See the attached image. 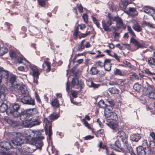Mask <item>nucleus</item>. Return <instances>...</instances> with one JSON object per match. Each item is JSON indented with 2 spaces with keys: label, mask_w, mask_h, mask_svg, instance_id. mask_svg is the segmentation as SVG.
<instances>
[{
  "label": "nucleus",
  "mask_w": 155,
  "mask_h": 155,
  "mask_svg": "<svg viewBox=\"0 0 155 155\" xmlns=\"http://www.w3.org/2000/svg\"><path fill=\"white\" fill-rule=\"evenodd\" d=\"M145 73L148 75H155V74L154 73L151 72L148 69L145 68L144 70Z\"/></svg>",
  "instance_id": "864d4df0"
},
{
  "label": "nucleus",
  "mask_w": 155,
  "mask_h": 155,
  "mask_svg": "<svg viewBox=\"0 0 155 155\" xmlns=\"http://www.w3.org/2000/svg\"><path fill=\"white\" fill-rule=\"evenodd\" d=\"M79 81L77 78H73L72 80V84L74 87L78 86L79 84Z\"/></svg>",
  "instance_id": "e433bc0d"
},
{
  "label": "nucleus",
  "mask_w": 155,
  "mask_h": 155,
  "mask_svg": "<svg viewBox=\"0 0 155 155\" xmlns=\"http://www.w3.org/2000/svg\"><path fill=\"white\" fill-rule=\"evenodd\" d=\"M132 27L134 30L137 32L141 31L142 29V27L137 23L133 24Z\"/></svg>",
  "instance_id": "b1692460"
},
{
  "label": "nucleus",
  "mask_w": 155,
  "mask_h": 155,
  "mask_svg": "<svg viewBox=\"0 0 155 155\" xmlns=\"http://www.w3.org/2000/svg\"><path fill=\"white\" fill-rule=\"evenodd\" d=\"M39 5L41 6H44L45 5V1L43 0H38Z\"/></svg>",
  "instance_id": "bf43d9fd"
},
{
  "label": "nucleus",
  "mask_w": 155,
  "mask_h": 155,
  "mask_svg": "<svg viewBox=\"0 0 155 155\" xmlns=\"http://www.w3.org/2000/svg\"><path fill=\"white\" fill-rule=\"evenodd\" d=\"M107 102L108 103V104H109L108 105H107V106H114V103L112 100H108L107 101Z\"/></svg>",
  "instance_id": "338daca9"
},
{
  "label": "nucleus",
  "mask_w": 155,
  "mask_h": 155,
  "mask_svg": "<svg viewBox=\"0 0 155 155\" xmlns=\"http://www.w3.org/2000/svg\"><path fill=\"white\" fill-rule=\"evenodd\" d=\"M78 92L76 91H73L71 93L72 96L74 98H76L78 97Z\"/></svg>",
  "instance_id": "0e129e2a"
},
{
  "label": "nucleus",
  "mask_w": 155,
  "mask_h": 155,
  "mask_svg": "<svg viewBox=\"0 0 155 155\" xmlns=\"http://www.w3.org/2000/svg\"><path fill=\"white\" fill-rule=\"evenodd\" d=\"M23 124L25 127L30 128L32 127L30 119L22 122Z\"/></svg>",
  "instance_id": "7c9ffc66"
},
{
  "label": "nucleus",
  "mask_w": 155,
  "mask_h": 155,
  "mask_svg": "<svg viewBox=\"0 0 155 155\" xmlns=\"http://www.w3.org/2000/svg\"><path fill=\"white\" fill-rule=\"evenodd\" d=\"M30 120L32 127L39 125L40 123V119L39 116L33 117Z\"/></svg>",
  "instance_id": "2eb2a0df"
},
{
  "label": "nucleus",
  "mask_w": 155,
  "mask_h": 155,
  "mask_svg": "<svg viewBox=\"0 0 155 155\" xmlns=\"http://www.w3.org/2000/svg\"><path fill=\"white\" fill-rule=\"evenodd\" d=\"M6 141H3L0 142V146L2 148L0 151L1 155H19V151L18 150H17L16 149L13 151H9V152L7 153L2 150L3 149L5 150V144Z\"/></svg>",
  "instance_id": "423d86ee"
},
{
  "label": "nucleus",
  "mask_w": 155,
  "mask_h": 155,
  "mask_svg": "<svg viewBox=\"0 0 155 155\" xmlns=\"http://www.w3.org/2000/svg\"><path fill=\"white\" fill-rule=\"evenodd\" d=\"M141 137V134H134L130 136V139L132 141L137 142Z\"/></svg>",
  "instance_id": "6ab92c4d"
},
{
  "label": "nucleus",
  "mask_w": 155,
  "mask_h": 155,
  "mask_svg": "<svg viewBox=\"0 0 155 155\" xmlns=\"http://www.w3.org/2000/svg\"><path fill=\"white\" fill-rule=\"evenodd\" d=\"M81 89H82L84 86V81L82 80H80L79 81V84Z\"/></svg>",
  "instance_id": "052dcab7"
},
{
  "label": "nucleus",
  "mask_w": 155,
  "mask_h": 155,
  "mask_svg": "<svg viewBox=\"0 0 155 155\" xmlns=\"http://www.w3.org/2000/svg\"><path fill=\"white\" fill-rule=\"evenodd\" d=\"M29 113H28V112L27 111L26 113L20 114V119L22 122H23L29 120Z\"/></svg>",
  "instance_id": "4be33fe9"
},
{
  "label": "nucleus",
  "mask_w": 155,
  "mask_h": 155,
  "mask_svg": "<svg viewBox=\"0 0 155 155\" xmlns=\"http://www.w3.org/2000/svg\"><path fill=\"white\" fill-rule=\"evenodd\" d=\"M6 114L8 115L15 117H18L20 116V114L18 111L13 110L11 109H8L6 112Z\"/></svg>",
  "instance_id": "ddd939ff"
},
{
  "label": "nucleus",
  "mask_w": 155,
  "mask_h": 155,
  "mask_svg": "<svg viewBox=\"0 0 155 155\" xmlns=\"http://www.w3.org/2000/svg\"><path fill=\"white\" fill-rule=\"evenodd\" d=\"M22 94H27L28 93V88L27 86L25 84H22L20 87L19 91Z\"/></svg>",
  "instance_id": "a211bd4d"
},
{
  "label": "nucleus",
  "mask_w": 155,
  "mask_h": 155,
  "mask_svg": "<svg viewBox=\"0 0 155 155\" xmlns=\"http://www.w3.org/2000/svg\"><path fill=\"white\" fill-rule=\"evenodd\" d=\"M86 120H87L88 121H89L91 120V118L88 115H86L85 117V118L81 120V121L83 122V124L85 127H86L88 129L91 130V128L90 127L89 125V124Z\"/></svg>",
  "instance_id": "f3484780"
},
{
  "label": "nucleus",
  "mask_w": 155,
  "mask_h": 155,
  "mask_svg": "<svg viewBox=\"0 0 155 155\" xmlns=\"http://www.w3.org/2000/svg\"><path fill=\"white\" fill-rule=\"evenodd\" d=\"M109 19L106 23L104 20L102 21V26L104 30L107 31H111L110 26L114 24L113 21H115L117 28H119L123 26V21L121 18L118 16H115L109 13L108 14Z\"/></svg>",
  "instance_id": "f03ea898"
},
{
  "label": "nucleus",
  "mask_w": 155,
  "mask_h": 155,
  "mask_svg": "<svg viewBox=\"0 0 155 155\" xmlns=\"http://www.w3.org/2000/svg\"><path fill=\"white\" fill-rule=\"evenodd\" d=\"M149 147L153 153H155V142L153 141H150Z\"/></svg>",
  "instance_id": "473e14b6"
},
{
  "label": "nucleus",
  "mask_w": 155,
  "mask_h": 155,
  "mask_svg": "<svg viewBox=\"0 0 155 155\" xmlns=\"http://www.w3.org/2000/svg\"><path fill=\"white\" fill-rule=\"evenodd\" d=\"M104 115L107 120L106 124L113 130H118L119 126L114 120L117 118V114L114 112H110L106 110L104 112Z\"/></svg>",
  "instance_id": "7ed1b4c3"
},
{
  "label": "nucleus",
  "mask_w": 155,
  "mask_h": 155,
  "mask_svg": "<svg viewBox=\"0 0 155 155\" xmlns=\"http://www.w3.org/2000/svg\"><path fill=\"white\" fill-rule=\"evenodd\" d=\"M125 144L127 147V152L129 153L131 155H136V154L134 152L132 148L130 145L128 144L127 142V144Z\"/></svg>",
  "instance_id": "a878e982"
},
{
  "label": "nucleus",
  "mask_w": 155,
  "mask_h": 155,
  "mask_svg": "<svg viewBox=\"0 0 155 155\" xmlns=\"http://www.w3.org/2000/svg\"><path fill=\"white\" fill-rule=\"evenodd\" d=\"M148 62L149 65H153L155 62V59L153 58H150L148 59Z\"/></svg>",
  "instance_id": "49530a36"
},
{
  "label": "nucleus",
  "mask_w": 155,
  "mask_h": 155,
  "mask_svg": "<svg viewBox=\"0 0 155 155\" xmlns=\"http://www.w3.org/2000/svg\"><path fill=\"white\" fill-rule=\"evenodd\" d=\"M96 66L98 67H102L103 66L104 67V63L101 61H99L97 62L96 64Z\"/></svg>",
  "instance_id": "603ef678"
},
{
  "label": "nucleus",
  "mask_w": 155,
  "mask_h": 155,
  "mask_svg": "<svg viewBox=\"0 0 155 155\" xmlns=\"http://www.w3.org/2000/svg\"><path fill=\"white\" fill-rule=\"evenodd\" d=\"M129 15L132 17L136 16L138 15V13L134 8H130L129 9Z\"/></svg>",
  "instance_id": "412c9836"
},
{
  "label": "nucleus",
  "mask_w": 155,
  "mask_h": 155,
  "mask_svg": "<svg viewBox=\"0 0 155 155\" xmlns=\"http://www.w3.org/2000/svg\"><path fill=\"white\" fill-rule=\"evenodd\" d=\"M59 117V115L58 114H51L49 116V118L51 120H54L56 119Z\"/></svg>",
  "instance_id": "ea45409f"
},
{
  "label": "nucleus",
  "mask_w": 155,
  "mask_h": 155,
  "mask_svg": "<svg viewBox=\"0 0 155 155\" xmlns=\"http://www.w3.org/2000/svg\"><path fill=\"white\" fill-rule=\"evenodd\" d=\"M116 81L117 85H122L124 84V80L122 79H116Z\"/></svg>",
  "instance_id": "c03bdc74"
},
{
  "label": "nucleus",
  "mask_w": 155,
  "mask_h": 155,
  "mask_svg": "<svg viewBox=\"0 0 155 155\" xmlns=\"http://www.w3.org/2000/svg\"><path fill=\"white\" fill-rule=\"evenodd\" d=\"M16 139L15 140H12L11 143L9 142L6 141L5 151L7 150L10 149L12 147L14 148L15 146L20 145L21 144L24 142V141H23V139H22L23 137L21 134L18 133L16 134Z\"/></svg>",
  "instance_id": "20e7f679"
},
{
  "label": "nucleus",
  "mask_w": 155,
  "mask_h": 155,
  "mask_svg": "<svg viewBox=\"0 0 155 155\" xmlns=\"http://www.w3.org/2000/svg\"><path fill=\"white\" fill-rule=\"evenodd\" d=\"M130 42L134 44L135 46L137 47V49L139 48H142L144 47V46L142 43L133 38H130Z\"/></svg>",
  "instance_id": "dca6fc26"
},
{
  "label": "nucleus",
  "mask_w": 155,
  "mask_h": 155,
  "mask_svg": "<svg viewBox=\"0 0 155 155\" xmlns=\"http://www.w3.org/2000/svg\"><path fill=\"white\" fill-rule=\"evenodd\" d=\"M117 137L119 139H121L122 142L125 144L127 142V138L125 132L123 130H120L117 133Z\"/></svg>",
  "instance_id": "9d476101"
},
{
  "label": "nucleus",
  "mask_w": 155,
  "mask_h": 155,
  "mask_svg": "<svg viewBox=\"0 0 155 155\" xmlns=\"http://www.w3.org/2000/svg\"><path fill=\"white\" fill-rule=\"evenodd\" d=\"M115 144V146L117 147L118 148L119 150L117 149H116L115 147H111L112 149H113L116 151H117L118 152H121V151H123V149L121 147V144L118 139L116 141Z\"/></svg>",
  "instance_id": "5701e85b"
},
{
  "label": "nucleus",
  "mask_w": 155,
  "mask_h": 155,
  "mask_svg": "<svg viewBox=\"0 0 155 155\" xmlns=\"http://www.w3.org/2000/svg\"><path fill=\"white\" fill-rule=\"evenodd\" d=\"M82 18L84 21L86 23H87L88 21L87 15L86 14H84L82 16Z\"/></svg>",
  "instance_id": "6e6d98bb"
},
{
  "label": "nucleus",
  "mask_w": 155,
  "mask_h": 155,
  "mask_svg": "<svg viewBox=\"0 0 155 155\" xmlns=\"http://www.w3.org/2000/svg\"><path fill=\"white\" fill-rule=\"evenodd\" d=\"M35 97L38 103H41V101L40 98L38 94L36 92H35Z\"/></svg>",
  "instance_id": "3c124183"
},
{
  "label": "nucleus",
  "mask_w": 155,
  "mask_h": 155,
  "mask_svg": "<svg viewBox=\"0 0 155 155\" xmlns=\"http://www.w3.org/2000/svg\"><path fill=\"white\" fill-rule=\"evenodd\" d=\"M24 135L25 139L23 140L24 142L35 145L37 149H41L43 145L42 140L44 138L43 136H41L40 132L31 130H27L25 131Z\"/></svg>",
  "instance_id": "f257e3e1"
},
{
  "label": "nucleus",
  "mask_w": 155,
  "mask_h": 155,
  "mask_svg": "<svg viewBox=\"0 0 155 155\" xmlns=\"http://www.w3.org/2000/svg\"><path fill=\"white\" fill-rule=\"evenodd\" d=\"M44 63H45L47 67L46 71H50L51 69V63L50 62L46 61H45Z\"/></svg>",
  "instance_id": "de8ad7c7"
},
{
  "label": "nucleus",
  "mask_w": 155,
  "mask_h": 155,
  "mask_svg": "<svg viewBox=\"0 0 155 155\" xmlns=\"http://www.w3.org/2000/svg\"><path fill=\"white\" fill-rule=\"evenodd\" d=\"M142 24L143 25H144L146 26L150 27V28H153V24H152L149 22H147L146 21H143Z\"/></svg>",
  "instance_id": "37998d69"
},
{
  "label": "nucleus",
  "mask_w": 155,
  "mask_h": 155,
  "mask_svg": "<svg viewBox=\"0 0 155 155\" xmlns=\"http://www.w3.org/2000/svg\"><path fill=\"white\" fill-rule=\"evenodd\" d=\"M113 106H107V107L106 109H105V111H106V110L107 111H108V112H111V111L112 110L113 108L112 107Z\"/></svg>",
  "instance_id": "680f3d73"
},
{
  "label": "nucleus",
  "mask_w": 155,
  "mask_h": 155,
  "mask_svg": "<svg viewBox=\"0 0 155 155\" xmlns=\"http://www.w3.org/2000/svg\"><path fill=\"white\" fill-rule=\"evenodd\" d=\"M44 122L45 124V128L49 127V130H45V133L48 135L49 139L50 140L51 138V136L52 134L51 122L49 121L47 118H44Z\"/></svg>",
  "instance_id": "0eeeda50"
},
{
  "label": "nucleus",
  "mask_w": 155,
  "mask_h": 155,
  "mask_svg": "<svg viewBox=\"0 0 155 155\" xmlns=\"http://www.w3.org/2000/svg\"><path fill=\"white\" fill-rule=\"evenodd\" d=\"M114 73L115 75H118L120 76L123 75L122 71L116 68L114 69Z\"/></svg>",
  "instance_id": "c9c22d12"
},
{
  "label": "nucleus",
  "mask_w": 155,
  "mask_h": 155,
  "mask_svg": "<svg viewBox=\"0 0 155 155\" xmlns=\"http://www.w3.org/2000/svg\"><path fill=\"white\" fill-rule=\"evenodd\" d=\"M5 120L7 123L10 125H12L13 127H16L18 125L17 122H15L12 119H7Z\"/></svg>",
  "instance_id": "393cba45"
},
{
  "label": "nucleus",
  "mask_w": 155,
  "mask_h": 155,
  "mask_svg": "<svg viewBox=\"0 0 155 155\" xmlns=\"http://www.w3.org/2000/svg\"><path fill=\"white\" fill-rule=\"evenodd\" d=\"M91 85L92 87L94 88H97L100 86L99 84H97L94 83L93 82H91Z\"/></svg>",
  "instance_id": "e2e57ef3"
},
{
  "label": "nucleus",
  "mask_w": 155,
  "mask_h": 155,
  "mask_svg": "<svg viewBox=\"0 0 155 155\" xmlns=\"http://www.w3.org/2000/svg\"><path fill=\"white\" fill-rule=\"evenodd\" d=\"M133 87L134 89L137 92L140 91L141 89L140 85L137 83L135 84L134 85Z\"/></svg>",
  "instance_id": "79ce46f5"
},
{
  "label": "nucleus",
  "mask_w": 155,
  "mask_h": 155,
  "mask_svg": "<svg viewBox=\"0 0 155 155\" xmlns=\"http://www.w3.org/2000/svg\"><path fill=\"white\" fill-rule=\"evenodd\" d=\"M130 78L131 79H137L138 78V77L137 75L135 74H132L130 75Z\"/></svg>",
  "instance_id": "774afa93"
},
{
  "label": "nucleus",
  "mask_w": 155,
  "mask_h": 155,
  "mask_svg": "<svg viewBox=\"0 0 155 155\" xmlns=\"http://www.w3.org/2000/svg\"><path fill=\"white\" fill-rule=\"evenodd\" d=\"M144 150L145 152V155L146 154L148 155H150L153 153L149 146H148L145 147L144 148Z\"/></svg>",
  "instance_id": "2f4dec72"
},
{
  "label": "nucleus",
  "mask_w": 155,
  "mask_h": 155,
  "mask_svg": "<svg viewBox=\"0 0 155 155\" xmlns=\"http://www.w3.org/2000/svg\"><path fill=\"white\" fill-rule=\"evenodd\" d=\"M51 104L54 107H58L59 106L58 101L56 99H54L51 102Z\"/></svg>",
  "instance_id": "4c0bfd02"
},
{
  "label": "nucleus",
  "mask_w": 155,
  "mask_h": 155,
  "mask_svg": "<svg viewBox=\"0 0 155 155\" xmlns=\"http://www.w3.org/2000/svg\"><path fill=\"white\" fill-rule=\"evenodd\" d=\"M99 71L97 68L96 67H92L90 70V73L91 74L94 75L98 74Z\"/></svg>",
  "instance_id": "c85d7f7f"
},
{
  "label": "nucleus",
  "mask_w": 155,
  "mask_h": 155,
  "mask_svg": "<svg viewBox=\"0 0 155 155\" xmlns=\"http://www.w3.org/2000/svg\"><path fill=\"white\" fill-rule=\"evenodd\" d=\"M98 105L101 108H104L107 107V104L104 103V102L103 100H101L98 103Z\"/></svg>",
  "instance_id": "a19ab883"
},
{
  "label": "nucleus",
  "mask_w": 155,
  "mask_h": 155,
  "mask_svg": "<svg viewBox=\"0 0 155 155\" xmlns=\"http://www.w3.org/2000/svg\"><path fill=\"white\" fill-rule=\"evenodd\" d=\"M79 27H80V29L83 30L85 28H86V26L85 24H81L78 25V26Z\"/></svg>",
  "instance_id": "69168bd1"
},
{
  "label": "nucleus",
  "mask_w": 155,
  "mask_h": 155,
  "mask_svg": "<svg viewBox=\"0 0 155 155\" xmlns=\"http://www.w3.org/2000/svg\"><path fill=\"white\" fill-rule=\"evenodd\" d=\"M9 76L8 71L4 69L2 67L0 71V83L2 82V80L5 79V81H8Z\"/></svg>",
  "instance_id": "9b49d317"
},
{
  "label": "nucleus",
  "mask_w": 155,
  "mask_h": 155,
  "mask_svg": "<svg viewBox=\"0 0 155 155\" xmlns=\"http://www.w3.org/2000/svg\"><path fill=\"white\" fill-rule=\"evenodd\" d=\"M148 97L151 99L155 100V88L152 86H149L147 88Z\"/></svg>",
  "instance_id": "1a4fd4ad"
},
{
  "label": "nucleus",
  "mask_w": 155,
  "mask_h": 155,
  "mask_svg": "<svg viewBox=\"0 0 155 155\" xmlns=\"http://www.w3.org/2000/svg\"><path fill=\"white\" fill-rule=\"evenodd\" d=\"M27 111L28 113H29V116L33 115L38 112L37 110L35 108L29 109Z\"/></svg>",
  "instance_id": "cd10ccee"
},
{
  "label": "nucleus",
  "mask_w": 155,
  "mask_h": 155,
  "mask_svg": "<svg viewBox=\"0 0 155 155\" xmlns=\"http://www.w3.org/2000/svg\"><path fill=\"white\" fill-rule=\"evenodd\" d=\"M21 102L23 104L34 105H35V100L31 98L29 95L24 96L21 99Z\"/></svg>",
  "instance_id": "6e6552de"
},
{
  "label": "nucleus",
  "mask_w": 155,
  "mask_h": 155,
  "mask_svg": "<svg viewBox=\"0 0 155 155\" xmlns=\"http://www.w3.org/2000/svg\"><path fill=\"white\" fill-rule=\"evenodd\" d=\"M77 7L78 8L79 11L80 12L82 13L83 12V7L81 4H77Z\"/></svg>",
  "instance_id": "13d9d810"
},
{
  "label": "nucleus",
  "mask_w": 155,
  "mask_h": 155,
  "mask_svg": "<svg viewBox=\"0 0 155 155\" xmlns=\"http://www.w3.org/2000/svg\"><path fill=\"white\" fill-rule=\"evenodd\" d=\"M108 90L111 94H117L119 92V90L115 87L109 88Z\"/></svg>",
  "instance_id": "72a5a7b5"
},
{
  "label": "nucleus",
  "mask_w": 155,
  "mask_h": 155,
  "mask_svg": "<svg viewBox=\"0 0 155 155\" xmlns=\"http://www.w3.org/2000/svg\"><path fill=\"white\" fill-rule=\"evenodd\" d=\"M141 11L151 15L152 14L155 13V9L150 6H145L143 7Z\"/></svg>",
  "instance_id": "f8f14e48"
},
{
  "label": "nucleus",
  "mask_w": 155,
  "mask_h": 155,
  "mask_svg": "<svg viewBox=\"0 0 155 155\" xmlns=\"http://www.w3.org/2000/svg\"><path fill=\"white\" fill-rule=\"evenodd\" d=\"M91 33L90 31H88L86 33L81 34V35L79 36V38L80 39H81V38H84L86 37L87 36L90 34Z\"/></svg>",
  "instance_id": "5fc2aeb1"
},
{
  "label": "nucleus",
  "mask_w": 155,
  "mask_h": 155,
  "mask_svg": "<svg viewBox=\"0 0 155 155\" xmlns=\"http://www.w3.org/2000/svg\"><path fill=\"white\" fill-rule=\"evenodd\" d=\"M10 56L12 58L16 59L17 58L16 53L12 51H10L9 53Z\"/></svg>",
  "instance_id": "a18cd8bd"
},
{
  "label": "nucleus",
  "mask_w": 155,
  "mask_h": 155,
  "mask_svg": "<svg viewBox=\"0 0 155 155\" xmlns=\"http://www.w3.org/2000/svg\"><path fill=\"white\" fill-rule=\"evenodd\" d=\"M16 77L15 75H12L9 78V81L11 83L12 86L15 85V84H16Z\"/></svg>",
  "instance_id": "c756f323"
},
{
  "label": "nucleus",
  "mask_w": 155,
  "mask_h": 155,
  "mask_svg": "<svg viewBox=\"0 0 155 155\" xmlns=\"http://www.w3.org/2000/svg\"><path fill=\"white\" fill-rule=\"evenodd\" d=\"M111 67V64H106V65H104V68L105 70L107 71H109L110 70Z\"/></svg>",
  "instance_id": "8fccbe9b"
},
{
  "label": "nucleus",
  "mask_w": 155,
  "mask_h": 155,
  "mask_svg": "<svg viewBox=\"0 0 155 155\" xmlns=\"http://www.w3.org/2000/svg\"><path fill=\"white\" fill-rule=\"evenodd\" d=\"M8 109L7 106L5 103H2L0 106V112L4 113L5 112H7Z\"/></svg>",
  "instance_id": "bb28decb"
},
{
  "label": "nucleus",
  "mask_w": 155,
  "mask_h": 155,
  "mask_svg": "<svg viewBox=\"0 0 155 155\" xmlns=\"http://www.w3.org/2000/svg\"><path fill=\"white\" fill-rule=\"evenodd\" d=\"M123 63L127 67L130 68V69H133L134 68V66L131 65L130 62L127 61L126 60H124L123 61Z\"/></svg>",
  "instance_id": "58836bf2"
},
{
  "label": "nucleus",
  "mask_w": 155,
  "mask_h": 155,
  "mask_svg": "<svg viewBox=\"0 0 155 155\" xmlns=\"http://www.w3.org/2000/svg\"><path fill=\"white\" fill-rule=\"evenodd\" d=\"M85 41L84 40H82L80 45H78V51H82L84 48V43Z\"/></svg>",
  "instance_id": "f704fd0d"
},
{
  "label": "nucleus",
  "mask_w": 155,
  "mask_h": 155,
  "mask_svg": "<svg viewBox=\"0 0 155 155\" xmlns=\"http://www.w3.org/2000/svg\"><path fill=\"white\" fill-rule=\"evenodd\" d=\"M141 146H143L144 148L148 146L147 140H143L142 141V145Z\"/></svg>",
  "instance_id": "4d7b16f0"
},
{
  "label": "nucleus",
  "mask_w": 155,
  "mask_h": 155,
  "mask_svg": "<svg viewBox=\"0 0 155 155\" xmlns=\"http://www.w3.org/2000/svg\"><path fill=\"white\" fill-rule=\"evenodd\" d=\"M136 150L137 155H145V152L144 147L142 146H139L136 147Z\"/></svg>",
  "instance_id": "aec40b11"
},
{
  "label": "nucleus",
  "mask_w": 155,
  "mask_h": 155,
  "mask_svg": "<svg viewBox=\"0 0 155 155\" xmlns=\"http://www.w3.org/2000/svg\"><path fill=\"white\" fill-rule=\"evenodd\" d=\"M12 107L14 110H13L18 111L20 108V106L18 104L15 103L13 105Z\"/></svg>",
  "instance_id": "09e8293b"
},
{
  "label": "nucleus",
  "mask_w": 155,
  "mask_h": 155,
  "mask_svg": "<svg viewBox=\"0 0 155 155\" xmlns=\"http://www.w3.org/2000/svg\"><path fill=\"white\" fill-rule=\"evenodd\" d=\"M29 68H30L32 72V76L33 77V82L37 84L38 82L39 75L40 74L39 70L37 67L34 65L31 64L30 62H28Z\"/></svg>",
  "instance_id": "39448f33"
},
{
  "label": "nucleus",
  "mask_w": 155,
  "mask_h": 155,
  "mask_svg": "<svg viewBox=\"0 0 155 155\" xmlns=\"http://www.w3.org/2000/svg\"><path fill=\"white\" fill-rule=\"evenodd\" d=\"M6 91V87L5 85H0V98L2 97L1 100L4 99Z\"/></svg>",
  "instance_id": "4468645a"
}]
</instances>
